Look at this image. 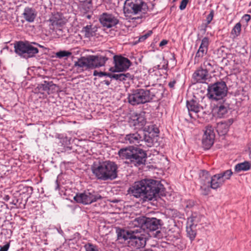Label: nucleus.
I'll return each instance as SVG.
<instances>
[{
  "instance_id": "f257e3e1",
  "label": "nucleus",
  "mask_w": 251,
  "mask_h": 251,
  "mask_svg": "<svg viewBox=\"0 0 251 251\" xmlns=\"http://www.w3.org/2000/svg\"><path fill=\"white\" fill-rule=\"evenodd\" d=\"M130 191L134 197L141 198L144 201H151L163 195V186L156 180L143 179L135 182Z\"/></svg>"
},
{
  "instance_id": "f03ea898",
  "label": "nucleus",
  "mask_w": 251,
  "mask_h": 251,
  "mask_svg": "<svg viewBox=\"0 0 251 251\" xmlns=\"http://www.w3.org/2000/svg\"><path fill=\"white\" fill-rule=\"evenodd\" d=\"M93 175L98 180H112L117 177L118 166L112 161L94 162L91 166Z\"/></svg>"
},
{
  "instance_id": "7ed1b4c3",
  "label": "nucleus",
  "mask_w": 251,
  "mask_h": 251,
  "mask_svg": "<svg viewBox=\"0 0 251 251\" xmlns=\"http://www.w3.org/2000/svg\"><path fill=\"white\" fill-rule=\"evenodd\" d=\"M119 157L122 159H129L135 166L145 163L147 154L142 149L133 147L122 148L118 151Z\"/></svg>"
},
{
  "instance_id": "20e7f679",
  "label": "nucleus",
  "mask_w": 251,
  "mask_h": 251,
  "mask_svg": "<svg viewBox=\"0 0 251 251\" xmlns=\"http://www.w3.org/2000/svg\"><path fill=\"white\" fill-rule=\"evenodd\" d=\"M153 89H137L133 90L129 94L128 100L133 105L143 104L150 102L155 97Z\"/></svg>"
},
{
  "instance_id": "39448f33",
  "label": "nucleus",
  "mask_w": 251,
  "mask_h": 251,
  "mask_svg": "<svg viewBox=\"0 0 251 251\" xmlns=\"http://www.w3.org/2000/svg\"><path fill=\"white\" fill-rule=\"evenodd\" d=\"M125 13L145 14L148 11V7L142 0H126L124 7Z\"/></svg>"
},
{
  "instance_id": "423d86ee",
  "label": "nucleus",
  "mask_w": 251,
  "mask_h": 251,
  "mask_svg": "<svg viewBox=\"0 0 251 251\" xmlns=\"http://www.w3.org/2000/svg\"><path fill=\"white\" fill-rule=\"evenodd\" d=\"M14 50L16 53L25 58L33 57L39 52L37 48L23 41L16 42L14 44Z\"/></svg>"
},
{
  "instance_id": "0eeeda50",
  "label": "nucleus",
  "mask_w": 251,
  "mask_h": 251,
  "mask_svg": "<svg viewBox=\"0 0 251 251\" xmlns=\"http://www.w3.org/2000/svg\"><path fill=\"white\" fill-rule=\"evenodd\" d=\"M207 90L210 98L218 100L226 95L227 88L226 83L221 81L209 85Z\"/></svg>"
},
{
  "instance_id": "6e6552de",
  "label": "nucleus",
  "mask_w": 251,
  "mask_h": 251,
  "mask_svg": "<svg viewBox=\"0 0 251 251\" xmlns=\"http://www.w3.org/2000/svg\"><path fill=\"white\" fill-rule=\"evenodd\" d=\"M146 242V235L144 233H141V231H138V229H134L126 244L128 247L131 248L139 249L144 248Z\"/></svg>"
},
{
  "instance_id": "1a4fd4ad",
  "label": "nucleus",
  "mask_w": 251,
  "mask_h": 251,
  "mask_svg": "<svg viewBox=\"0 0 251 251\" xmlns=\"http://www.w3.org/2000/svg\"><path fill=\"white\" fill-rule=\"evenodd\" d=\"M101 199L102 197L97 193L94 192L91 193L89 191L77 193L74 197V200L77 202L84 204H91Z\"/></svg>"
},
{
  "instance_id": "9d476101",
  "label": "nucleus",
  "mask_w": 251,
  "mask_h": 251,
  "mask_svg": "<svg viewBox=\"0 0 251 251\" xmlns=\"http://www.w3.org/2000/svg\"><path fill=\"white\" fill-rule=\"evenodd\" d=\"M145 222V230L147 229L150 231H154L155 232L153 233V236L158 239L163 238V233L159 230L161 226V220L157 219L155 218H146Z\"/></svg>"
},
{
  "instance_id": "9b49d317",
  "label": "nucleus",
  "mask_w": 251,
  "mask_h": 251,
  "mask_svg": "<svg viewBox=\"0 0 251 251\" xmlns=\"http://www.w3.org/2000/svg\"><path fill=\"white\" fill-rule=\"evenodd\" d=\"M232 175L231 170H227L211 176V188L213 189H217L221 187L226 180L230 178Z\"/></svg>"
},
{
  "instance_id": "f8f14e48",
  "label": "nucleus",
  "mask_w": 251,
  "mask_h": 251,
  "mask_svg": "<svg viewBox=\"0 0 251 251\" xmlns=\"http://www.w3.org/2000/svg\"><path fill=\"white\" fill-rule=\"evenodd\" d=\"M114 69L111 68L110 70L113 72H120L126 71L130 66L131 63L127 58L121 55L113 56Z\"/></svg>"
},
{
  "instance_id": "ddd939ff",
  "label": "nucleus",
  "mask_w": 251,
  "mask_h": 251,
  "mask_svg": "<svg viewBox=\"0 0 251 251\" xmlns=\"http://www.w3.org/2000/svg\"><path fill=\"white\" fill-rule=\"evenodd\" d=\"M211 176L208 172L203 171L200 176V185L201 193L203 195H207L210 192L211 188Z\"/></svg>"
},
{
  "instance_id": "4468645a",
  "label": "nucleus",
  "mask_w": 251,
  "mask_h": 251,
  "mask_svg": "<svg viewBox=\"0 0 251 251\" xmlns=\"http://www.w3.org/2000/svg\"><path fill=\"white\" fill-rule=\"evenodd\" d=\"M215 139L213 127L211 126H207L203 135L202 144L205 149L208 150L213 145Z\"/></svg>"
},
{
  "instance_id": "2eb2a0df",
  "label": "nucleus",
  "mask_w": 251,
  "mask_h": 251,
  "mask_svg": "<svg viewBox=\"0 0 251 251\" xmlns=\"http://www.w3.org/2000/svg\"><path fill=\"white\" fill-rule=\"evenodd\" d=\"M186 106L188 110L189 115L191 118L196 119L200 118V113L203 112V108L195 100L187 101Z\"/></svg>"
},
{
  "instance_id": "dca6fc26",
  "label": "nucleus",
  "mask_w": 251,
  "mask_h": 251,
  "mask_svg": "<svg viewBox=\"0 0 251 251\" xmlns=\"http://www.w3.org/2000/svg\"><path fill=\"white\" fill-rule=\"evenodd\" d=\"M100 21L101 24L107 28L115 26L119 23V20L111 14L103 13L100 16Z\"/></svg>"
},
{
  "instance_id": "f3484780",
  "label": "nucleus",
  "mask_w": 251,
  "mask_h": 251,
  "mask_svg": "<svg viewBox=\"0 0 251 251\" xmlns=\"http://www.w3.org/2000/svg\"><path fill=\"white\" fill-rule=\"evenodd\" d=\"M110 53V51H108L105 56L89 55L91 69H95L104 66L106 61L108 59L107 55Z\"/></svg>"
},
{
  "instance_id": "a211bd4d",
  "label": "nucleus",
  "mask_w": 251,
  "mask_h": 251,
  "mask_svg": "<svg viewBox=\"0 0 251 251\" xmlns=\"http://www.w3.org/2000/svg\"><path fill=\"white\" fill-rule=\"evenodd\" d=\"M90 61L89 56L81 57L77 61L75 62L74 66L80 72L92 69Z\"/></svg>"
},
{
  "instance_id": "6ab92c4d",
  "label": "nucleus",
  "mask_w": 251,
  "mask_h": 251,
  "mask_svg": "<svg viewBox=\"0 0 251 251\" xmlns=\"http://www.w3.org/2000/svg\"><path fill=\"white\" fill-rule=\"evenodd\" d=\"M142 134L136 132L126 135L122 141L126 144H133L136 145L142 141Z\"/></svg>"
},
{
  "instance_id": "aec40b11",
  "label": "nucleus",
  "mask_w": 251,
  "mask_h": 251,
  "mask_svg": "<svg viewBox=\"0 0 251 251\" xmlns=\"http://www.w3.org/2000/svg\"><path fill=\"white\" fill-rule=\"evenodd\" d=\"M209 44V40L208 37H204L202 39L199 49L196 54L195 59L197 58H202L207 53Z\"/></svg>"
},
{
  "instance_id": "412c9836",
  "label": "nucleus",
  "mask_w": 251,
  "mask_h": 251,
  "mask_svg": "<svg viewBox=\"0 0 251 251\" xmlns=\"http://www.w3.org/2000/svg\"><path fill=\"white\" fill-rule=\"evenodd\" d=\"M208 73L200 67L193 74V77L197 82L203 83L207 79Z\"/></svg>"
},
{
  "instance_id": "4be33fe9",
  "label": "nucleus",
  "mask_w": 251,
  "mask_h": 251,
  "mask_svg": "<svg viewBox=\"0 0 251 251\" xmlns=\"http://www.w3.org/2000/svg\"><path fill=\"white\" fill-rule=\"evenodd\" d=\"M23 15L25 21L32 23L34 21L37 13L34 9L27 7L25 8Z\"/></svg>"
},
{
  "instance_id": "5701e85b",
  "label": "nucleus",
  "mask_w": 251,
  "mask_h": 251,
  "mask_svg": "<svg viewBox=\"0 0 251 251\" xmlns=\"http://www.w3.org/2000/svg\"><path fill=\"white\" fill-rule=\"evenodd\" d=\"M49 22L53 28L61 27L65 24L64 20L58 13L52 15L49 19Z\"/></svg>"
},
{
  "instance_id": "b1692460",
  "label": "nucleus",
  "mask_w": 251,
  "mask_h": 251,
  "mask_svg": "<svg viewBox=\"0 0 251 251\" xmlns=\"http://www.w3.org/2000/svg\"><path fill=\"white\" fill-rule=\"evenodd\" d=\"M108 76L111 78H113L123 82H125L126 80H131L133 78V76L129 73H121L118 74H111V75H108Z\"/></svg>"
},
{
  "instance_id": "393cba45",
  "label": "nucleus",
  "mask_w": 251,
  "mask_h": 251,
  "mask_svg": "<svg viewBox=\"0 0 251 251\" xmlns=\"http://www.w3.org/2000/svg\"><path fill=\"white\" fill-rule=\"evenodd\" d=\"M146 220V217H138L132 221V224L134 226L138 227L139 229H137L138 231H141L142 233V230H145V226H145Z\"/></svg>"
},
{
  "instance_id": "a878e982",
  "label": "nucleus",
  "mask_w": 251,
  "mask_h": 251,
  "mask_svg": "<svg viewBox=\"0 0 251 251\" xmlns=\"http://www.w3.org/2000/svg\"><path fill=\"white\" fill-rule=\"evenodd\" d=\"M215 113L217 116L220 118L225 117L227 113L228 108L227 106L221 104L214 108Z\"/></svg>"
},
{
  "instance_id": "bb28decb",
  "label": "nucleus",
  "mask_w": 251,
  "mask_h": 251,
  "mask_svg": "<svg viewBox=\"0 0 251 251\" xmlns=\"http://www.w3.org/2000/svg\"><path fill=\"white\" fill-rule=\"evenodd\" d=\"M133 121L134 126H138V128H142L146 124V120L142 114L136 115Z\"/></svg>"
},
{
  "instance_id": "cd10ccee",
  "label": "nucleus",
  "mask_w": 251,
  "mask_h": 251,
  "mask_svg": "<svg viewBox=\"0 0 251 251\" xmlns=\"http://www.w3.org/2000/svg\"><path fill=\"white\" fill-rule=\"evenodd\" d=\"M202 216L197 213H193L188 218L187 222L188 224H191L196 227L197 225L201 222Z\"/></svg>"
},
{
  "instance_id": "c85d7f7f",
  "label": "nucleus",
  "mask_w": 251,
  "mask_h": 251,
  "mask_svg": "<svg viewBox=\"0 0 251 251\" xmlns=\"http://www.w3.org/2000/svg\"><path fill=\"white\" fill-rule=\"evenodd\" d=\"M196 227L187 223L186 232L188 237L191 241H193L197 235Z\"/></svg>"
},
{
  "instance_id": "c756f323",
  "label": "nucleus",
  "mask_w": 251,
  "mask_h": 251,
  "mask_svg": "<svg viewBox=\"0 0 251 251\" xmlns=\"http://www.w3.org/2000/svg\"><path fill=\"white\" fill-rule=\"evenodd\" d=\"M132 232V230L126 231L124 229H120L117 231L118 239H124L125 241L127 240V241H128Z\"/></svg>"
},
{
  "instance_id": "7c9ffc66",
  "label": "nucleus",
  "mask_w": 251,
  "mask_h": 251,
  "mask_svg": "<svg viewBox=\"0 0 251 251\" xmlns=\"http://www.w3.org/2000/svg\"><path fill=\"white\" fill-rule=\"evenodd\" d=\"M251 168V164L248 161H245L243 163L237 164L235 166V171L236 172H240L241 171H246L250 170Z\"/></svg>"
},
{
  "instance_id": "2f4dec72",
  "label": "nucleus",
  "mask_w": 251,
  "mask_h": 251,
  "mask_svg": "<svg viewBox=\"0 0 251 251\" xmlns=\"http://www.w3.org/2000/svg\"><path fill=\"white\" fill-rule=\"evenodd\" d=\"M48 82V81H44L43 83L38 84L35 89V93L44 94L45 92H47L48 94L49 88L48 85H47Z\"/></svg>"
},
{
  "instance_id": "473e14b6",
  "label": "nucleus",
  "mask_w": 251,
  "mask_h": 251,
  "mask_svg": "<svg viewBox=\"0 0 251 251\" xmlns=\"http://www.w3.org/2000/svg\"><path fill=\"white\" fill-rule=\"evenodd\" d=\"M81 32L86 38H90L94 35V32L93 31L91 25L84 26Z\"/></svg>"
},
{
  "instance_id": "72a5a7b5",
  "label": "nucleus",
  "mask_w": 251,
  "mask_h": 251,
  "mask_svg": "<svg viewBox=\"0 0 251 251\" xmlns=\"http://www.w3.org/2000/svg\"><path fill=\"white\" fill-rule=\"evenodd\" d=\"M213 63V62L212 61L206 60L203 62V64L201 65L200 67L208 73L209 72L212 71Z\"/></svg>"
},
{
  "instance_id": "f704fd0d",
  "label": "nucleus",
  "mask_w": 251,
  "mask_h": 251,
  "mask_svg": "<svg viewBox=\"0 0 251 251\" xmlns=\"http://www.w3.org/2000/svg\"><path fill=\"white\" fill-rule=\"evenodd\" d=\"M241 30V25L240 23H237L231 30V34L233 38L237 37L240 34Z\"/></svg>"
},
{
  "instance_id": "c9c22d12",
  "label": "nucleus",
  "mask_w": 251,
  "mask_h": 251,
  "mask_svg": "<svg viewBox=\"0 0 251 251\" xmlns=\"http://www.w3.org/2000/svg\"><path fill=\"white\" fill-rule=\"evenodd\" d=\"M217 128V131L222 134H226L228 130L227 125L223 123H219Z\"/></svg>"
},
{
  "instance_id": "e433bc0d",
  "label": "nucleus",
  "mask_w": 251,
  "mask_h": 251,
  "mask_svg": "<svg viewBox=\"0 0 251 251\" xmlns=\"http://www.w3.org/2000/svg\"><path fill=\"white\" fill-rule=\"evenodd\" d=\"M142 141H145L146 143L147 144V146L149 147H151L153 145V140L151 137L149 135H147L146 134H143L142 135Z\"/></svg>"
},
{
  "instance_id": "4c0bfd02",
  "label": "nucleus",
  "mask_w": 251,
  "mask_h": 251,
  "mask_svg": "<svg viewBox=\"0 0 251 251\" xmlns=\"http://www.w3.org/2000/svg\"><path fill=\"white\" fill-rule=\"evenodd\" d=\"M84 248L85 251H99L98 247L96 245L90 243L86 244Z\"/></svg>"
},
{
  "instance_id": "58836bf2",
  "label": "nucleus",
  "mask_w": 251,
  "mask_h": 251,
  "mask_svg": "<svg viewBox=\"0 0 251 251\" xmlns=\"http://www.w3.org/2000/svg\"><path fill=\"white\" fill-rule=\"evenodd\" d=\"M72 54V53L69 51L61 50L56 53L57 57L62 58L64 57H68Z\"/></svg>"
},
{
  "instance_id": "ea45409f",
  "label": "nucleus",
  "mask_w": 251,
  "mask_h": 251,
  "mask_svg": "<svg viewBox=\"0 0 251 251\" xmlns=\"http://www.w3.org/2000/svg\"><path fill=\"white\" fill-rule=\"evenodd\" d=\"M47 85H48L49 88L48 94L53 93L56 91V88L57 86L54 84L52 81H48Z\"/></svg>"
},
{
  "instance_id": "a19ab883",
  "label": "nucleus",
  "mask_w": 251,
  "mask_h": 251,
  "mask_svg": "<svg viewBox=\"0 0 251 251\" xmlns=\"http://www.w3.org/2000/svg\"><path fill=\"white\" fill-rule=\"evenodd\" d=\"M92 8L91 1L90 0L85 1L82 4V8L85 11H88Z\"/></svg>"
},
{
  "instance_id": "79ce46f5",
  "label": "nucleus",
  "mask_w": 251,
  "mask_h": 251,
  "mask_svg": "<svg viewBox=\"0 0 251 251\" xmlns=\"http://www.w3.org/2000/svg\"><path fill=\"white\" fill-rule=\"evenodd\" d=\"M214 14L213 10H211L210 13L206 17V25H209L212 21Z\"/></svg>"
},
{
  "instance_id": "37998d69",
  "label": "nucleus",
  "mask_w": 251,
  "mask_h": 251,
  "mask_svg": "<svg viewBox=\"0 0 251 251\" xmlns=\"http://www.w3.org/2000/svg\"><path fill=\"white\" fill-rule=\"evenodd\" d=\"M152 32L151 30L148 31L144 35L141 36L139 38V42H143L145 41L147 38H148L151 35Z\"/></svg>"
},
{
  "instance_id": "c03bdc74",
  "label": "nucleus",
  "mask_w": 251,
  "mask_h": 251,
  "mask_svg": "<svg viewBox=\"0 0 251 251\" xmlns=\"http://www.w3.org/2000/svg\"><path fill=\"white\" fill-rule=\"evenodd\" d=\"M108 75H111V74L106 73L102 72H99L96 70L94 71V72L93 73V75L94 76H99L100 77H101L102 76H108Z\"/></svg>"
},
{
  "instance_id": "a18cd8bd",
  "label": "nucleus",
  "mask_w": 251,
  "mask_h": 251,
  "mask_svg": "<svg viewBox=\"0 0 251 251\" xmlns=\"http://www.w3.org/2000/svg\"><path fill=\"white\" fill-rule=\"evenodd\" d=\"M189 0H182L179 5V9L181 10H184L188 4Z\"/></svg>"
},
{
  "instance_id": "49530a36",
  "label": "nucleus",
  "mask_w": 251,
  "mask_h": 251,
  "mask_svg": "<svg viewBox=\"0 0 251 251\" xmlns=\"http://www.w3.org/2000/svg\"><path fill=\"white\" fill-rule=\"evenodd\" d=\"M9 248V244H6L2 247H0V251H7Z\"/></svg>"
},
{
  "instance_id": "de8ad7c7",
  "label": "nucleus",
  "mask_w": 251,
  "mask_h": 251,
  "mask_svg": "<svg viewBox=\"0 0 251 251\" xmlns=\"http://www.w3.org/2000/svg\"><path fill=\"white\" fill-rule=\"evenodd\" d=\"M176 83V81L175 80H173L172 81H171L169 84L168 85L171 88H173L175 86V84Z\"/></svg>"
},
{
  "instance_id": "09e8293b",
  "label": "nucleus",
  "mask_w": 251,
  "mask_h": 251,
  "mask_svg": "<svg viewBox=\"0 0 251 251\" xmlns=\"http://www.w3.org/2000/svg\"><path fill=\"white\" fill-rule=\"evenodd\" d=\"M251 17V16L250 15L245 14L243 16V19L246 21V22H248L250 21Z\"/></svg>"
},
{
  "instance_id": "8fccbe9b",
  "label": "nucleus",
  "mask_w": 251,
  "mask_h": 251,
  "mask_svg": "<svg viewBox=\"0 0 251 251\" xmlns=\"http://www.w3.org/2000/svg\"><path fill=\"white\" fill-rule=\"evenodd\" d=\"M168 43V41L166 40H163L159 43V46L162 47L165 45H166Z\"/></svg>"
},
{
  "instance_id": "3c124183",
  "label": "nucleus",
  "mask_w": 251,
  "mask_h": 251,
  "mask_svg": "<svg viewBox=\"0 0 251 251\" xmlns=\"http://www.w3.org/2000/svg\"><path fill=\"white\" fill-rule=\"evenodd\" d=\"M248 148L250 151L249 155L251 157V142L249 144Z\"/></svg>"
},
{
  "instance_id": "603ef678",
  "label": "nucleus",
  "mask_w": 251,
  "mask_h": 251,
  "mask_svg": "<svg viewBox=\"0 0 251 251\" xmlns=\"http://www.w3.org/2000/svg\"><path fill=\"white\" fill-rule=\"evenodd\" d=\"M9 199L10 197L8 195H5L3 198V200L5 201H8L9 200Z\"/></svg>"
},
{
  "instance_id": "864d4df0",
  "label": "nucleus",
  "mask_w": 251,
  "mask_h": 251,
  "mask_svg": "<svg viewBox=\"0 0 251 251\" xmlns=\"http://www.w3.org/2000/svg\"><path fill=\"white\" fill-rule=\"evenodd\" d=\"M103 82L105 84H106V85L108 86L110 85V81H109L108 80H104L103 81Z\"/></svg>"
},
{
  "instance_id": "5fc2aeb1",
  "label": "nucleus",
  "mask_w": 251,
  "mask_h": 251,
  "mask_svg": "<svg viewBox=\"0 0 251 251\" xmlns=\"http://www.w3.org/2000/svg\"><path fill=\"white\" fill-rule=\"evenodd\" d=\"M56 183H57V188H58V186H59L58 183V181H57V180H56Z\"/></svg>"
},
{
  "instance_id": "6e6d98bb",
  "label": "nucleus",
  "mask_w": 251,
  "mask_h": 251,
  "mask_svg": "<svg viewBox=\"0 0 251 251\" xmlns=\"http://www.w3.org/2000/svg\"><path fill=\"white\" fill-rule=\"evenodd\" d=\"M87 17V18H88V19H90V17H91V16H90V15H88Z\"/></svg>"
}]
</instances>
